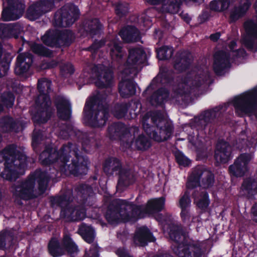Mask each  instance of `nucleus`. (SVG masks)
<instances>
[{
  "mask_svg": "<svg viewBox=\"0 0 257 257\" xmlns=\"http://www.w3.org/2000/svg\"><path fill=\"white\" fill-rule=\"evenodd\" d=\"M79 152L76 145L71 142L63 145L59 150L47 145L40 153L39 160L44 166L60 162L59 170L62 174L79 177L86 174L88 170V159L79 155Z\"/></svg>",
  "mask_w": 257,
  "mask_h": 257,
  "instance_id": "f257e3e1",
  "label": "nucleus"
},
{
  "mask_svg": "<svg viewBox=\"0 0 257 257\" xmlns=\"http://www.w3.org/2000/svg\"><path fill=\"white\" fill-rule=\"evenodd\" d=\"M105 91H98L85 102L83 117L86 124L91 127H101L105 125L108 118V108L104 103L107 98Z\"/></svg>",
  "mask_w": 257,
  "mask_h": 257,
  "instance_id": "f03ea898",
  "label": "nucleus"
},
{
  "mask_svg": "<svg viewBox=\"0 0 257 257\" xmlns=\"http://www.w3.org/2000/svg\"><path fill=\"white\" fill-rule=\"evenodd\" d=\"M50 177L48 173L41 169H37L31 173L27 178L16 185L13 195L25 201H29L37 197L35 193L36 182L38 183V189L40 194H44L47 190Z\"/></svg>",
  "mask_w": 257,
  "mask_h": 257,
  "instance_id": "7ed1b4c3",
  "label": "nucleus"
},
{
  "mask_svg": "<svg viewBox=\"0 0 257 257\" xmlns=\"http://www.w3.org/2000/svg\"><path fill=\"white\" fill-rule=\"evenodd\" d=\"M170 238L174 241L172 246L173 252L179 257H202L201 246L193 241H188L181 225L170 223L168 226Z\"/></svg>",
  "mask_w": 257,
  "mask_h": 257,
  "instance_id": "20e7f679",
  "label": "nucleus"
},
{
  "mask_svg": "<svg viewBox=\"0 0 257 257\" xmlns=\"http://www.w3.org/2000/svg\"><path fill=\"white\" fill-rule=\"evenodd\" d=\"M37 89L39 94L35 100V103L39 107L32 115V119L35 125H40L46 123L53 114L50 108L49 95L51 83L39 80Z\"/></svg>",
  "mask_w": 257,
  "mask_h": 257,
  "instance_id": "39448f33",
  "label": "nucleus"
},
{
  "mask_svg": "<svg viewBox=\"0 0 257 257\" xmlns=\"http://www.w3.org/2000/svg\"><path fill=\"white\" fill-rule=\"evenodd\" d=\"M102 170L109 176H118L117 186L121 189L133 184L136 181L134 175L130 169L123 167L121 160L117 157L109 156L102 163Z\"/></svg>",
  "mask_w": 257,
  "mask_h": 257,
  "instance_id": "423d86ee",
  "label": "nucleus"
},
{
  "mask_svg": "<svg viewBox=\"0 0 257 257\" xmlns=\"http://www.w3.org/2000/svg\"><path fill=\"white\" fill-rule=\"evenodd\" d=\"M224 106L226 109L227 105L224 104V106L220 105L212 109L206 110L199 116L201 131L206 136L211 137L215 135L221 124L219 116Z\"/></svg>",
  "mask_w": 257,
  "mask_h": 257,
  "instance_id": "0eeeda50",
  "label": "nucleus"
},
{
  "mask_svg": "<svg viewBox=\"0 0 257 257\" xmlns=\"http://www.w3.org/2000/svg\"><path fill=\"white\" fill-rule=\"evenodd\" d=\"M232 103L236 113L255 114L257 117V87L234 97Z\"/></svg>",
  "mask_w": 257,
  "mask_h": 257,
  "instance_id": "6e6552de",
  "label": "nucleus"
},
{
  "mask_svg": "<svg viewBox=\"0 0 257 257\" xmlns=\"http://www.w3.org/2000/svg\"><path fill=\"white\" fill-rule=\"evenodd\" d=\"M143 127L145 132L150 139L159 143L170 139L174 130L172 122L166 120H160L157 125H151L144 121Z\"/></svg>",
  "mask_w": 257,
  "mask_h": 257,
  "instance_id": "1a4fd4ad",
  "label": "nucleus"
},
{
  "mask_svg": "<svg viewBox=\"0 0 257 257\" xmlns=\"http://www.w3.org/2000/svg\"><path fill=\"white\" fill-rule=\"evenodd\" d=\"M80 12L73 4H66L58 10L54 16V25L60 28L71 26L79 18Z\"/></svg>",
  "mask_w": 257,
  "mask_h": 257,
  "instance_id": "9d476101",
  "label": "nucleus"
},
{
  "mask_svg": "<svg viewBox=\"0 0 257 257\" xmlns=\"http://www.w3.org/2000/svg\"><path fill=\"white\" fill-rule=\"evenodd\" d=\"M18 146L15 144L7 145L0 152L1 156L5 162L19 163L20 167H27L28 161L27 156L23 152L18 150Z\"/></svg>",
  "mask_w": 257,
  "mask_h": 257,
  "instance_id": "9b49d317",
  "label": "nucleus"
},
{
  "mask_svg": "<svg viewBox=\"0 0 257 257\" xmlns=\"http://www.w3.org/2000/svg\"><path fill=\"white\" fill-rule=\"evenodd\" d=\"M124 199H115L110 202L104 215L109 223H118L120 218L124 221Z\"/></svg>",
  "mask_w": 257,
  "mask_h": 257,
  "instance_id": "f8f14e48",
  "label": "nucleus"
},
{
  "mask_svg": "<svg viewBox=\"0 0 257 257\" xmlns=\"http://www.w3.org/2000/svg\"><path fill=\"white\" fill-rule=\"evenodd\" d=\"M230 54L222 50H218L213 54V69L217 76L223 75L231 67Z\"/></svg>",
  "mask_w": 257,
  "mask_h": 257,
  "instance_id": "ddd939ff",
  "label": "nucleus"
},
{
  "mask_svg": "<svg viewBox=\"0 0 257 257\" xmlns=\"http://www.w3.org/2000/svg\"><path fill=\"white\" fill-rule=\"evenodd\" d=\"M250 160L249 154H240L235 160L234 163L228 167V173L230 176L236 178L243 177L248 171V165Z\"/></svg>",
  "mask_w": 257,
  "mask_h": 257,
  "instance_id": "4468645a",
  "label": "nucleus"
},
{
  "mask_svg": "<svg viewBox=\"0 0 257 257\" xmlns=\"http://www.w3.org/2000/svg\"><path fill=\"white\" fill-rule=\"evenodd\" d=\"M124 204V221H136L147 214V209L142 205H137L134 202L125 200Z\"/></svg>",
  "mask_w": 257,
  "mask_h": 257,
  "instance_id": "2eb2a0df",
  "label": "nucleus"
},
{
  "mask_svg": "<svg viewBox=\"0 0 257 257\" xmlns=\"http://www.w3.org/2000/svg\"><path fill=\"white\" fill-rule=\"evenodd\" d=\"M206 81L207 79L201 74L195 75L194 79L191 82L188 80V78L185 77L183 80V84L177 89V92L181 96L189 95Z\"/></svg>",
  "mask_w": 257,
  "mask_h": 257,
  "instance_id": "dca6fc26",
  "label": "nucleus"
},
{
  "mask_svg": "<svg viewBox=\"0 0 257 257\" xmlns=\"http://www.w3.org/2000/svg\"><path fill=\"white\" fill-rule=\"evenodd\" d=\"M107 132L111 140H120L125 141L127 138L131 137V134L126 125L121 122H114L108 126Z\"/></svg>",
  "mask_w": 257,
  "mask_h": 257,
  "instance_id": "f3484780",
  "label": "nucleus"
},
{
  "mask_svg": "<svg viewBox=\"0 0 257 257\" xmlns=\"http://www.w3.org/2000/svg\"><path fill=\"white\" fill-rule=\"evenodd\" d=\"M232 147L230 144L221 140L216 144L214 158L217 162L221 164L227 163L233 158Z\"/></svg>",
  "mask_w": 257,
  "mask_h": 257,
  "instance_id": "a211bd4d",
  "label": "nucleus"
},
{
  "mask_svg": "<svg viewBox=\"0 0 257 257\" xmlns=\"http://www.w3.org/2000/svg\"><path fill=\"white\" fill-rule=\"evenodd\" d=\"M8 7L3 9L2 13V19L4 21L16 20L20 16L17 13L22 14L25 10V5L22 2L6 1Z\"/></svg>",
  "mask_w": 257,
  "mask_h": 257,
  "instance_id": "6ab92c4d",
  "label": "nucleus"
},
{
  "mask_svg": "<svg viewBox=\"0 0 257 257\" xmlns=\"http://www.w3.org/2000/svg\"><path fill=\"white\" fill-rule=\"evenodd\" d=\"M61 216L69 221L75 222L83 220L86 216V210L79 205L73 206L70 204L60 211Z\"/></svg>",
  "mask_w": 257,
  "mask_h": 257,
  "instance_id": "aec40b11",
  "label": "nucleus"
},
{
  "mask_svg": "<svg viewBox=\"0 0 257 257\" xmlns=\"http://www.w3.org/2000/svg\"><path fill=\"white\" fill-rule=\"evenodd\" d=\"M147 59V54L143 48L134 47L129 49L127 58L123 64L126 68L131 69L137 64H144Z\"/></svg>",
  "mask_w": 257,
  "mask_h": 257,
  "instance_id": "412c9836",
  "label": "nucleus"
},
{
  "mask_svg": "<svg viewBox=\"0 0 257 257\" xmlns=\"http://www.w3.org/2000/svg\"><path fill=\"white\" fill-rule=\"evenodd\" d=\"M34 61V56L30 53L19 54L16 59L15 73L21 76L28 72Z\"/></svg>",
  "mask_w": 257,
  "mask_h": 257,
  "instance_id": "4be33fe9",
  "label": "nucleus"
},
{
  "mask_svg": "<svg viewBox=\"0 0 257 257\" xmlns=\"http://www.w3.org/2000/svg\"><path fill=\"white\" fill-rule=\"evenodd\" d=\"M77 197L80 203L87 206H92L95 199L92 187L88 184H80L75 188Z\"/></svg>",
  "mask_w": 257,
  "mask_h": 257,
  "instance_id": "5701e85b",
  "label": "nucleus"
},
{
  "mask_svg": "<svg viewBox=\"0 0 257 257\" xmlns=\"http://www.w3.org/2000/svg\"><path fill=\"white\" fill-rule=\"evenodd\" d=\"M58 117L63 120L67 121L71 117V107L69 101L64 97L58 95L54 100Z\"/></svg>",
  "mask_w": 257,
  "mask_h": 257,
  "instance_id": "b1692460",
  "label": "nucleus"
},
{
  "mask_svg": "<svg viewBox=\"0 0 257 257\" xmlns=\"http://www.w3.org/2000/svg\"><path fill=\"white\" fill-rule=\"evenodd\" d=\"M246 36L243 38L242 43L249 50L254 47V39H257V24L252 20L246 21L243 24Z\"/></svg>",
  "mask_w": 257,
  "mask_h": 257,
  "instance_id": "393cba45",
  "label": "nucleus"
},
{
  "mask_svg": "<svg viewBox=\"0 0 257 257\" xmlns=\"http://www.w3.org/2000/svg\"><path fill=\"white\" fill-rule=\"evenodd\" d=\"M193 59L189 52H178L173 59V67L179 73L185 72L189 69Z\"/></svg>",
  "mask_w": 257,
  "mask_h": 257,
  "instance_id": "a878e982",
  "label": "nucleus"
},
{
  "mask_svg": "<svg viewBox=\"0 0 257 257\" xmlns=\"http://www.w3.org/2000/svg\"><path fill=\"white\" fill-rule=\"evenodd\" d=\"M149 4L157 5L162 3L160 11L162 13L176 14L180 10L182 0H146Z\"/></svg>",
  "mask_w": 257,
  "mask_h": 257,
  "instance_id": "bb28decb",
  "label": "nucleus"
},
{
  "mask_svg": "<svg viewBox=\"0 0 257 257\" xmlns=\"http://www.w3.org/2000/svg\"><path fill=\"white\" fill-rule=\"evenodd\" d=\"M96 80L95 86L99 89L112 87L114 77L113 72L109 68H105L101 71H97L95 74Z\"/></svg>",
  "mask_w": 257,
  "mask_h": 257,
  "instance_id": "cd10ccee",
  "label": "nucleus"
},
{
  "mask_svg": "<svg viewBox=\"0 0 257 257\" xmlns=\"http://www.w3.org/2000/svg\"><path fill=\"white\" fill-rule=\"evenodd\" d=\"M252 0H240L239 5L234 6L230 11L229 16V23H235L243 17L251 5Z\"/></svg>",
  "mask_w": 257,
  "mask_h": 257,
  "instance_id": "c85d7f7f",
  "label": "nucleus"
},
{
  "mask_svg": "<svg viewBox=\"0 0 257 257\" xmlns=\"http://www.w3.org/2000/svg\"><path fill=\"white\" fill-rule=\"evenodd\" d=\"M5 168L1 173V177L9 181H15L19 177V174L18 170L24 171L27 167H21L19 163L9 162V160L4 162Z\"/></svg>",
  "mask_w": 257,
  "mask_h": 257,
  "instance_id": "c756f323",
  "label": "nucleus"
},
{
  "mask_svg": "<svg viewBox=\"0 0 257 257\" xmlns=\"http://www.w3.org/2000/svg\"><path fill=\"white\" fill-rule=\"evenodd\" d=\"M119 35L127 43L138 42L141 39L139 30L134 26L127 25L122 28Z\"/></svg>",
  "mask_w": 257,
  "mask_h": 257,
  "instance_id": "7c9ffc66",
  "label": "nucleus"
},
{
  "mask_svg": "<svg viewBox=\"0 0 257 257\" xmlns=\"http://www.w3.org/2000/svg\"><path fill=\"white\" fill-rule=\"evenodd\" d=\"M134 240L138 241L141 246H145L148 242H154L156 238L147 227L142 226L136 231Z\"/></svg>",
  "mask_w": 257,
  "mask_h": 257,
  "instance_id": "2f4dec72",
  "label": "nucleus"
},
{
  "mask_svg": "<svg viewBox=\"0 0 257 257\" xmlns=\"http://www.w3.org/2000/svg\"><path fill=\"white\" fill-rule=\"evenodd\" d=\"M118 89L122 97L127 98L135 95L136 84L132 79H122L118 83Z\"/></svg>",
  "mask_w": 257,
  "mask_h": 257,
  "instance_id": "473e14b6",
  "label": "nucleus"
},
{
  "mask_svg": "<svg viewBox=\"0 0 257 257\" xmlns=\"http://www.w3.org/2000/svg\"><path fill=\"white\" fill-rule=\"evenodd\" d=\"M169 91L165 87L159 88L154 91L150 97V102L155 106H162L169 98Z\"/></svg>",
  "mask_w": 257,
  "mask_h": 257,
  "instance_id": "72a5a7b5",
  "label": "nucleus"
},
{
  "mask_svg": "<svg viewBox=\"0 0 257 257\" xmlns=\"http://www.w3.org/2000/svg\"><path fill=\"white\" fill-rule=\"evenodd\" d=\"M173 81L174 77L171 73L168 71H162L154 78L145 91L156 89L157 87L158 84H169L172 83Z\"/></svg>",
  "mask_w": 257,
  "mask_h": 257,
  "instance_id": "f704fd0d",
  "label": "nucleus"
},
{
  "mask_svg": "<svg viewBox=\"0 0 257 257\" xmlns=\"http://www.w3.org/2000/svg\"><path fill=\"white\" fill-rule=\"evenodd\" d=\"M241 190L246 194L249 198L257 195V177H247L243 179L240 187Z\"/></svg>",
  "mask_w": 257,
  "mask_h": 257,
  "instance_id": "c9c22d12",
  "label": "nucleus"
},
{
  "mask_svg": "<svg viewBox=\"0 0 257 257\" xmlns=\"http://www.w3.org/2000/svg\"><path fill=\"white\" fill-rule=\"evenodd\" d=\"M43 43L51 48H61L59 38V30H49L41 38Z\"/></svg>",
  "mask_w": 257,
  "mask_h": 257,
  "instance_id": "e433bc0d",
  "label": "nucleus"
},
{
  "mask_svg": "<svg viewBox=\"0 0 257 257\" xmlns=\"http://www.w3.org/2000/svg\"><path fill=\"white\" fill-rule=\"evenodd\" d=\"M0 128L5 133L18 132L20 128L19 121L12 116H5L0 119Z\"/></svg>",
  "mask_w": 257,
  "mask_h": 257,
  "instance_id": "4c0bfd02",
  "label": "nucleus"
},
{
  "mask_svg": "<svg viewBox=\"0 0 257 257\" xmlns=\"http://www.w3.org/2000/svg\"><path fill=\"white\" fill-rule=\"evenodd\" d=\"M72 201L73 200L70 195H67L66 193H63L60 195L52 196L49 198L51 207L52 208L60 207L61 211L63 208L66 207L67 205H69Z\"/></svg>",
  "mask_w": 257,
  "mask_h": 257,
  "instance_id": "58836bf2",
  "label": "nucleus"
},
{
  "mask_svg": "<svg viewBox=\"0 0 257 257\" xmlns=\"http://www.w3.org/2000/svg\"><path fill=\"white\" fill-rule=\"evenodd\" d=\"M77 233L87 243L90 244L93 242L95 237V230L91 225L81 223L79 226Z\"/></svg>",
  "mask_w": 257,
  "mask_h": 257,
  "instance_id": "ea45409f",
  "label": "nucleus"
},
{
  "mask_svg": "<svg viewBox=\"0 0 257 257\" xmlns=\"http://www.w3.org/2000/svg\"><path fill=\"white\" fill-rule=\"evenodd\" d=\"M102 28V24L97 18L87 21L84 26V30L91 37L100 34Z\"/></svg>",
  "mask_w": 257,
  "mask_h": 257,
  "instance_id": "a19ab883",
  "label": "nucleus"
},
{
  "mask_svg": "<svg viewBox=\"0 0 257 257\" xmlns=\"http://www.w3.org/2000/svg\"><path fill=\"white\" fill-rule=\"evenodd\" d=\"M203 175L202 169L200 168H195L189 176L186 183V187L188 189H193L200 186V180Z\"/></svg>",
  "mask_w": 257,
  "mask_h": 257,
  "instance_id": "79ce46f5",
  "label": "nucleus"
},
{
  "mask_svg": "<svg viewBox=\"0 0 257 257\" xmlns=\"http://www.w3.org/2000/svg\"><path fill=\"white\" fill-rule=\"evenodd\" d=\"M110 55L113 61H116L119 65L124 63L122 46L120 42H112L110 45Z\"/></svg>",
  "mask_w": 257,
  "mask_h": 257,
  "instance_id": "37998d69",
  "label": "nucleus"
},
{
  "mask_svg": "<svg viewBox=\"0 0 257 257\" xmlns=\"http://www.w3.org/2000/svg\"><path fill=\"white\" fill-rule=\"evenodd\" d=\"M48 250L53 257H60L65 253L63 245L56 238H52L48 244Z\"/></svg>",
  "mask_w": 257,
  "mask_h": 257,
  "instance_id": "c03bdc74",
  "label": "nucleus"
},
{
  "mask_svg": "<svg viewBox=\"0 0 257 257\" xmlns=\"http://www.w3.org/2000/svg\"><path fill=\"white\" fill-rule=\"evenodd\" d=\"M165 198L164 197L149 200L146 206L148 213H156L161 211L164 208Z\"/></svg>",
  "mask_w": 257,
  "mask_h": 257,
  "instance_id": "a18cd8bd",
  "label": "nucleus"
},
{
  "mask_svg": "<svg viewBox=\"0 0 257 257\" xmlns=\"http://www.w3.org/2000/svg\"><path fill=\"white\" fill-rule=\"evenodd\" d=\"M3 50V46L0 42V78L7 74L12 59L11 55L9 54L5 55L4 57L2 58Z\"/></svg>",
  "mask_w": 257,
  "mask_h": 257,
  "instance_id": "49530a36",
  "label": "nucleus"
},
{
  "mask_svg": "<svg viewBox=\"0 0 257 257\" xmlns=\"http://www.w3.org/2000/svg\"><path fill=\"white\" fill-rule=\"evenodd\" d=\"M59 38L61 47H69L73 42L75 36L70 30H59Z\"/></svg>",
  "mask_w": 257,
  "mask_h": 257,
  "instance_id": "de8ad7c7",
  "label": "nucleus"
},
{
  "mask_svg": "<svg viewBox=\"0 0 257 257\" xmlns=\"http://www.w3.org/2000/svg\"><path fill=\"white\" fill-rule=\"evenodd\" d=\"M232 0H213L209 4L211 11L216 12H222L229 7Z\"/></svg>",
  "mask_w": 257,
  "mask_h": 257,
  "instance_id": "09e8293b",
  "label": "nucleus"
},
{
  "mask_svg": "<svg viewBox=\"0 0 257 257\" xmlns=\"http://www.w3.org/2000/svg\"><path fill=\"white\" fill-rule=\"evenodd\" d=\"M32 51L35 54L46 57H52L53 55V51L45 47L41 44L33 43L30 46Z\"/></svg>",
  "mask_w": 257,
  "mask_h": 257,
  "instance_id": "8fccbe9b",
  "label": "nucleus"
},
{
  "mask_svg": "<svg viewBox=\"0 0 257 257\" xmlns=\"http://www.w3.org/2000/svg\"><path fill=\"white\" fill-rule=\"evenodd\" d=\"M130 106V105L128 103H117L113 109L114 116L118 119L124 117L127 114Z\"/></svg>",
  "mask_w": 257,
  "mask_h": 257,
  "instance_id": "3c124183",
  "label": "nucleus"
},
{
  "mask_svg": "<svg viewBox=\"0 0 257 257\" xmlns=\"http://www.w3.org/2000/svg\"><path fill=\"white\" fill-rule=\"evenodd\" d=\"M43 132L41 130H34L32 137L31 145L34 151L38 153L39 152V146L43 140Z\"/></svg>",
  "mask_w": 257,
  "mask_h": 257,
  "instance_id": "603ef678",
  "label": "nucleus"
},
{
  "mask_svg": "<svg viewBox=\"0 0 257 257\" xmlns=\"http://www.w3.org/2000/svg\"><path fill=\"white\" fill-rule=\"evenodd\" d=\"M135 145L137 149L141 151H146L152 146L150 140L143 134L136 138Z\"/></svg>",
  "mask_w": 257,
  "mask_h": 257,
  "instance_id": "864d4df0",
  "label": "nucleus"
},
{
  "mask_svg": "<svg viewBox=\"0 0 257 257\" xmlns=\"http://www.w3.org/2000/svg\"><path fill=\"white\" fill-rule=\"evenodd\" d=\"M26 14L27 18L31 21L36 20L43 15V11L40 9L36 3L28 8Z\"/></svg>",
  "mask_w": 257,
  "mask_h": 257,
  "instance_id": "5fc2aeb1",
  "label": "nucleus"
},
{
  "mask_svg": "<svg viewBox=\"0 0 257 257\" xmlns=\"http://www.w3.org/2000/svg\"><path fill=\"white\" fill-rule=\"evenodd\" d=\"M157 57L160 60H167L172 57L174 53L172 47L163 46L156 51Z\"/></svg>",
  "mask_w": 257,
  "mask_h": 257,
  "instance_id": "6e6d98bb",
  "label": "nucleus"
},
{
  "mask_svg": "<svg viewBox=\"0 0 257 257\" xmlns=\"http://www.w3.org/2000/svg\"><path fill=\"white\" fill-rule=\"evenodd\" d=\"M203 177L202 178L201 183L205 189L212 187L215 183L214 174L210 171L203 172Z\"/></svg>",
  "mask_w": 257,
  "mask_h": 257,
  "instance_id": "4d7b16f0",
  "label": "nucleus"
},
{
  "mask_svg": "<svg viewBox=\"0 0 257 257\" xmlns=\"http://www.w3.org/2000/svg\"><path fill=\"white\" fill-rule=\"evenodd\" d=\"M1 99L3 104L7 108H12L14 104L15 96L14 94L10 91H5L2 94Z\"/></svg>",
  "mask_w": 257,
  "mask_h": 257,
  "instance_id": "13d9d810",
  "label": "nucleus"
},
{
  "mask_svg": "<svg viewBox=\"0 0 257 257\" xmlns=\"http://www.w3.org/2000/svg\"><path fill=\"white\" fill-rule=\"evenodd\" d=\"M62 245L64 248L65 252L67 251L69 253H73L78 250L77 246L69 236H66L64 237Z\"/></svg>",
  "mask_w": 257,
  "mask_h": 257,
  "instance_id": "bf43d9fd",
  "label": "nucleus"
},
{
  "mask_svg": "<svg viewBox=\"0 0 257 257\" xmlns=\"http://www.w3.org/2000/svg\"><path fill=\"white\" fill-rule=\"evenodd\" d=\"M54 0H40L36 2L40 9L43 11V15L50 12L54 7Z\"/></svg>",
  "mask_w": 257,
  "mask_h": 257,
  "instance_id": "052dcab7",
  "label": "nucleus"
},
{
  "mask_svg": "<svg viewBox=\"0 0 257 257\" xmlns=\"http://www.w3.org/2000/svg\"><path fill=\"white\" fill-rule=\"evenodd\" d=\"M201 198L197 202V207L202 210H205L209 206L210 201L207 192L203 191L200 195Z\"/></svg>",
  "mask_w": 257,
  "mask_h": 257,
  "instance_id": "680f3d73",
  "label": "nucleus"
},
{
  "mask_svg": "<svg viewBox=\"0 0 257 257\" xmlns=\"http://www.w3.org/2000/svg\"><path fill=\"white\" fill-rule=\"evenodd\" d=\"M175 160L179 166L184 167H188L191 164V161L180 151H177L175 154Z\"/></svg>",
  "mask_w": 257,
  "mask_h": 257,
  "instance_id": "e2e57ef3",
  "label": "nucleus"
},
{
  "mask_svg": "<svg viewBox=\"0 0 257 257\" xmlns=\"http://www.w3.org/2000/svg\"><path fill=\"white\" fill-rule=\"evenodd\" d=\"M128 5L127 3H118L115 7V14L119 18H122L128 12Z\"/></svg>",
  "mask_w": 257,
  "mask_h": 257,
  "instance_id": "0e129e2a",
  "label": "nucleus"
},
{
  "mask_svg": "<svg viewBox=\"0 0 257 257\" xmlns=\"http://www.w3.org/2000/svg\"><path fill=\"white\" fill-rule=\"evenodd\" d=\"M13 233L8 230H3L0 232V250H4L6 249L7 237H12Z\"/></svg>",
  "mask_w": 257,
  "mask_h": 257,
  "instance_id": "69168bd1",
  "label": "nucleus"
},
{
  "mask_svg": "<svg viewBox=\"0 0 257 257\" xmlns=\"http://www.w3.org/2000/svg\"><path fill=\"white\" fill-rule=\"evenodd\" d=\"M10 24L11 38H18L23 27L19 23H15Z\"/></svg>",
  "mask_w": 257,
  "mask_h": 257,
  "instance_id": "338daca9",
  "label": "nucleus"
},
{
  "mask_svg": "<svg viewBox=\"0 0 257 257\" xmlns=\"http://www.w3.org/2000/svg\"><path fill=\"white\" fill-rule=\"evenodd\" d=\"M105 43L106 41L104 39H101L100 40L95 39L89 47L88 49L93 53H96L100 48L104 46Z\"/></svg>",
  "mask_w": 257,
  "mask_h": 257,
  "instance_id": "774afa93",
  "label": "nucleus"
}]
</instances>
